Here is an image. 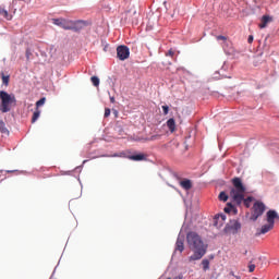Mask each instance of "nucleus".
Segmentation results:
<instances>
[{
  "mask_svg": "<svg viewBox=\"0 0 279 279\" xmlns=\"http://www.w3.org/2000/svg\"><path fill=\"white\" fill-rule=\"evenodd\" d=\"M180 186L184 189V191H191L193 189V182L189 179H183L180 181Z\"/></svg>",
  "mask_w": 279,
  "mask_h": 279,
  "instance_id": "12",
  "label": "nucleus"
},
{
  "mask_svg": "<svg viewBox=\"0 0 279 279\" xmlns=\"http://www.w3.org/2000/svg\"><path fill=\"white\" fill-rule=\"evenodd\" d=\"M161 108H162V110H163V114H165V116L169 114V106L163 105Z\"/></svg>",
  "mask_w": 279,
  "mask_h": 279,
  "instance_id": "27",
  "label": "nucleus"
},
{
  "mask_svg": "<svg viewBox=\"0 0 279 279\" xmlns=\"http://www.w3.org/2000/svg\"><path fill=\"white\" fill-rule=\"evenodd\" d=\"M266 217L267 223L276 226V219H278V213H276V210H268Z\"/></svg>",
  "mask_w": 279,
  "mask_h": 279,
  "instance_id": "10",
  "label": "nucleus"
},
{
  "mask_svg": "<svg viewBox=\"0 0 279 279\" xmlns=\"http://www.w3.org/2000/svg\"><path fill=\"white\" fill-rule=\"evenodd\" d=\"M113 158H125V154H123V153H121L120 155L119 154H114Z\"/></svg>",
  "mask_w": 279,
  "mask_h": 279,
  "instance_id": "31",
  "label": "nucleus"
},
{
  "mask_svg": "<svg viewBox=\"0 0 279 279\" xmlns=\"http://www.w3.org/2000/svg\"><path fill=\"white\" fill-rule=\"evenodd\" d=\"M218 197L220 202H228V194H226V192H220Z\"/></svg>",
  "mask_w": 279,
  "mask_h": 279,
  "instance_id": "22",
  "label": "nucleus"
},
{
  "mask_svg": "<svg viewBox=\"0 0 279 279\" xmlns=\"http://www.w3.org/2000/svg\"><path fill=\"white\" fill-rule=\"evenodd\" d=\"M216 38H217V40H228V37H226L223 35H219Z\"/></svg>",
  "mask_w": 279,
  "mask_h": 279,
  "instance_id": "32",
  "label": "nucleus"
},
{
  "mask_svg": "<svg viewBox=\"0 0 279 279\" xmlns=\"http://www.w3.org/2000/svg\"><path fill=\"white\" fill-rule=\"evenodd\" d=\"M274 226L271 222H267L263 225L262 228L257 229L256 236H260V234H267V232H271L274 230Z\"/></svg>",
  "mask_w": 279,
  "mask_h": 279,
  "instance_id": "9",
  "label": "nucleus"
},
{
  "mask_svg": "<svg viewBox=\"0 0 279 279\" xmlns=\"http://www.w3.org/2000/svg\"><path fill=\"white\" fill-rule=\"evenodd\" d=\"M47 101V98L43 97L36 102V109L40 108V106H45V102Z\"/></svg>",
  "mask_w": 279,
  "mask_h": 279,
  "instance_id": "21",
  "label": "nucleus"
},
{
  "mask_svg": "<svg viewBox=\"0 0 279 279\" xmlns=\"http://www.w3.org/2000/svg\"><path fill=\"white\" fill-rule=\"evenodd\" d=\"M256 269V265H254V264H250L248 265V271H250V274H253V271Z\"/></svg>",
  "mask_w": 279,
  "mask_h": 279,
  "instance_id": "28",
  "label": "nucleus"
},
{
  "mask_svg": "<svg viewBox=\"0 0 279 279\" xmlns=\"http://www.w3.org/2000/svg\"><path fill=\"white\" fill-rule=\"evenodd\" d=\"M40 119V109H36L32 117V123H36Z\"/></svg>",
  "mask_w": 279,
  "mask_h": 279,
  "instance_id": "18",
  "label": "nucleus"
},
{
  "mask_svg": "<svg viewBox=\"0 0 279 279\" xmlns=\"http://www.w3.org/2000/svg\"><path fill=\"white\" fill-rule=\"evenodd\" d=\"M175 250L177 252H184V236H179L177 239V243H175Z\"/></svg>",
  "mask_w": 279,
  "mask_h": 279,
  "instance_id": "14",
  "label": "nucleus"
},
{
  "mask_svg": "<svg viewBox=\"0 0 279 279\" xmlns=\"http://www.w3.org/2000/svg\"><path fill=\"white\" fill-rule=\"evenodd\" d=\"M1 78H2V84H4V86H9L10 75H5L3 72H1Z\"/></svg>",
  "mask_w": 279,
  "mask_h": 279,
  "instance_id": "19",
  "label": "nucleus"
},
{
  "mask_svg": "<svg viewBox=\"0 0 279 279\" xmlns=\"http://www.w3.org/2000/svg\"><path fill=\"white\" fill-rule=\"evenodd\" d=\"M265 204L260 201H256L252 208V215L251 219L252 221H256L258 217H263V214L265 213Z\"/></svg>",
  "mask_w": 279,
  "mask_h": 279,
  "instance_id": "4",
  "label": "nucleus"
},
{
  "mask_svg": "<svg viewBox=\"0 0 279 279\" xmlns=\"http://www.w3.org/2000/svg\"><path fill=\"white\" fill-rule=\"evenodd\" d=\"M0 77H1V73H0Z\"/></svg>",
  "mask_w": 279,
  "mask_h": 279,
  "instance_id": "39",
  "label": "nucleus"
},
{
  "mask_svg": "<svg viewBox=\"0 0 279 279\" xmlns=\"http://www.w3.org/2000/svg\"><path fill=\"white\" fill-rule=\"evenodd\" d=\"M230 276H234V271H231V272H230Z\"/></svg>",
  "mask_w": 279,
  "mask_h": 279,
  "instance_id": "37",
  "label": "nucleus"
},
{
  "mask_svg": "<svg viewBox=\"0 0 279 279\" xmlns=\"http://www.w3.org/2000/svg\"><path fill=\"white\" fill-rule=\"evenodd\" d=\"M232 210H234V205L228 203L227 207H225V213H232Z\"/></svg>",
  "mask_w": 279,
  "mask_h": 279,
  "instance_id": "23",
  "label": "nucleus"
},
{
  "mask_svg": "<svg viewBox=\"0 0 279 279\" xmlns=\"http://www.w3.org/2000/svg\"><path fill=\"white\" fill-rule=\"evenodd\" d=\"M86 25V21L83 20L72 21L70 32H82Z\"/></svg>",
  "mask_w": 279,
  "mask_h": 279,
  "instance_id": "8",
  "label": "nucleus"
},
{
  "mask_svg": "<svg viewBox=\"0 0 279 279\" xmlns=\"http://www.w3.org/2000/svg\"><path fill=\"white\" fill-rule=\"evenodd\" d=\"M241 230V222L236 220H231L223 229L226 234H236Z\"/></svg>",
  "mask_w": 279,
  "mask_h": 279,
  "instance_id": "6",
  "label": "nucleus"
},
{
  "mask_svg": "<svg viewBox=\"0 0 279 279\" xmlns=\"http://www.w3.org/2000/svg\"><path fill=\"white\" fill-rule=\"evenodd\" d=\"M25 56H26V60H31L32 59V49L27 48L26 51H25Z\"/></svg>",
  "mask_w": 279,
  "mask_h": 279,
  "instance_id": "25",
  "label": "nucleus"
},
{
  "mask_svg": "<svg viewBox=\"0 0 279 279\" xmlns=\"http://www.w3.org/2000/svg\"><path fill=\"white\" fill-rule=\"evenodd\" d=\"M166 56H170V58H173V56H175V52L173 50H169Z\"/></svg>",
  "mask_w": 279,
  "mask_h": 279,
  "instance_id": "33",
  "label": "nucleus"
},
{
  "mask_svg": "<svg viewBox=\"0 0 279 279\" xmlns=\"http://www.w3.org/2000/svg\"><path fill=\"white\" fill-rule=\"evenodd\" d=\"M16 106V96L5 90H0V111L10 112Z\"/></svg>",
  "mask_w": 279,
  "mask_h": 279,
  "instance_id": "3",
  "label": "nucleus"
},
{
  "mask_svg": "<svg viewBox=\"0 0 279 279\" xmlns=\"http://www.w3.org/2000/svg\"><path fill=\"white\" fill-rule=\"evenodd\" d=\"M110 108L105 109V118H108L110 116Z\"/></svg>",
  "mask_w": 279,
  "mask_h": 279,
  "instance_id": "34",
  "label": "nucleus"
},
{
  "mask_svg": "<svg viewBox=\"0 0 279 279\" xmlns=\"http://www.w3.org/2000/svg\"><path fill=\"white\" fill-rule=\"evenodd\" d=\"M117 56L119 60H128L130 58V48L128 46H119L117 48Z\"/></svg>",
  "mask_w": 279,
  "mask_h": 279,
  "instance_id": "7",
  "label": "nucleus"
},
{
  "mask_svg": "<svg viewBox=\"0 0 279 279\" xmlns=\"http://www.w3.org/2000/svg\"><path fill=\"white\" fill-rule=\"evenodd\" d=\"M0 16L7 19V21H12V14L8 13V11L0 9Z\"/></svg>",
  "mask_w": 279,
  "mask_h": 279,
  "instance_id": "17",
  "label": "nucleus"
},
{
  "mask_svg": "<svg viewBox=\"0 0 279 279\" xmlns=\"http://www.w3.org/2000/svg\"><path fill=\"white\" fill-rule=\"evenodd\" d=\"M128 159L129 160H133L134 162H141L143 160H147V155L143 154V153H140L137 155H130V156H128Z\"/></svg>",
  "mask_w": 279,
  "mask_h": 279,
  "instance_id": "11",
  "label": "nucleus"
},
{
  "mask_svg": "<svg viewBox=\"0 0 279 279\" xmlns=\"http://www.w3.org/2000/svg\"><path fill=\"white\" fill-rule=\"evenodd\" d=\"M277 279H279V277Z\"/></svg>",
  "mask_w": 279,
  "mask_h": 279,
  "instance_id": "40",
  "label": "nucleus"
},
{
  "mask_svg": "<svg viewBox=\"0 0 279 279\" xmlns=\"http://www.w3.org/2000/svg\"><path fill=\"white\" fill-rule=\"evenodd\" d=\"M0 132L1 134H7V136L10 134V131L5 128V122H3V120H0Z\"/></svg>",
  "mask_w": 279,
  "mask_h": 279,
  "instance_id": "16",
  "label": "nucleus"
},
{
  "mask_svg": "<svg viewBox=\"0 0 279 279\" xmlns=\"http://www.w3.org/2000/svg\"><path fill=\"white\" fill-rule=\"evenodd\" d=\"M272 19L269 15H263L259 24L260 29H265L267 27L268 23H271Z\"/></svg>",
  "mask_w": 279,
  "mask_h": 279,
  "instance_id": "13",
  "label": "nucleus"
},
{
  "mask_svg": "<svg viewBox=\"0 0 279 279\" xmlns=\"http://www.w3.org/2000/svg\"><path fill=\"white\" fill-rule=\"evenodd\" d=\"M53 25H57V27H61L65 31H71V25H73V20H66L64 17L59 19H52Z\"/></svg>",
  "mask_w": 279,
  "mask_h": 279,
  "instance_id": "5",
  "label": "nucleus"
},
{
  "mask_svg": "<svg viewBox=\"0 0 279 279\" xmlns=\"http://www.w3.org/2000/svg\"><path fill=\"white\" fill-rule=\"evenodd\" d=\"M217 219L220 221V226H223V221H226V215H219Z\"/></svg>",
  "mask_w": 279,
  "mask_h": 279,
  "instance_id": "26",
  "label": "nucleus"
},
{
  "mask_svg": "<svg viewBox=\"0 0 279 279\" xmlns=\"http://www.w3.org/2000/svg\"><path fill=\"white\" fill-rule=\"evenodd\" d=\"M186 242L190 250L194 252L193 255L189 257L190 263L193 260H202V258L206 256L208 245L204 243V240H202V236L197 234V232L190 231L186 234Z\"/></svg>",
  "mask_w": 279,
  "mask_h": 279,
  "instance_id": "1",
  "label": "nucleus"
},
{
  "mask_svg": "<svg viewBox=\"0 0 279 279\" xmlns=\"http://www.w3.org/2000/svg\"><path fill=\"white\" fill-rule=\"evenodd\" d=\"M247 40L250 44L254 43V36L250 35Z\"/></svg>",
  "mask_w": 279,
  "mask_h": 279,
  "instance_id": "35",
  "label": "nucleus"
},
{
  "mask_svg": "<svg viewBox=\"0 0 279 279\" xmlns=\"http://www.w3.org/2000/svg\"><path fill=\"white\" fill-rule=\"evenodd\" d=\"M160 138V135H153L149 138H147L146 141H158Z\"/></svg>",
  "mask_w": 279,
  "mask_h": 279,
  "instance_id": "29",
  "label": "nucleus"
},
{
  "mask_svg": "<svg viewBox=\"0 0 279 279\" xmlns=\"http://www.w3.org/2000/svg\"><path fill=\"white\" fill-rule=\"evenodd\" d=\"M167 126L169 128L171 133L175 132V120L173 118H170L167 121Z\"/></svg>",
  "mask_w": 279,
  "mask_h": 279,
  "instance_id": "15",
  "label": "nucleus"
},
{
  "mask_svg": "<svg viewBox=\"0 0 279 279\" xmlns=\"http://www.w3.org/2000/svg\"><path fill=\"white\" fill-rule=\"evenodd\" d=\"M202 266H203L204 271H208V269H210V260L203 259L202 260Z\"/></svg>",
  "mask_w": 279,
  "mask_h": 279,
  "instance_id": "20",
  "label": "nucleus"
},
{
  "mask_svg": "<svg viewBox=\"0 0 279 279\" xmlns=\"http://www.w3.org/2000/svg\"><path fill=\"white\" fill-rule=\"evenodd\" d=\"M232 184L233 187L230 191V197L233 199L234 204H236V206H241L243 203L246 208H250L254 202V197L247 196L245 198V186L243 185L241 178H233Z\"/></svg>",
  "mask_w": 279,
  "mask_h": 279,
  "instance_id": "2",
  "label": "nucleus"
},
{
  "mask_svg": "<svg viewBox=\"0 0 279 279\" xmlns=\"http://www.w3.org/2000/svg\"><path fill=\"white\" fill-rule=\"evenodd\" d=\"M225 51H226L229 56H232V53H234V48H229V49H226V48H225Z\"/></svg>",
  "mask_w": 279,
  "mask_h": 279,
  "instance_id": "30",
  "label": "nucleus"
},
{
  "mask_svg": "<svg viewBox=\"0 0 279 279\" xmlns=\"http://www.w3.org/2000/svg\"><path fill=\"white\" fill-rule=\"evenodd\" d=\"M90 81L93 83L94 86H99V77L97 76H92Z\"/></svg>",
  "mask_w": 279,
  "mask_h": 279,
  "instance_id": "24",
  "label": "nucleus"
},
{
  "mask_svg": "<svg viewBox=\"0 0 279 279\" xmlns=\"http://www.w3.org/2000/svg\"><path fill=\"white\" fill-rule=\"evenodd\" d=\"M236 279H241V277H239V276H234Z\"/></svg>",
  "mask_w": 279,
  "mask_h": 279,
  "instance_id": "38",
  "label": "nucleus"
},
{
  "mask_svg": "<svg viewBox=\"0 0 279 279\" xmlns=\"http://www.w3.org/2000/svg\"><path fill=\"white\" fill-rule=\"evenodd\" d=\"M110 101H111V104H114V97H110Z\"/></svg>",
  "mask_w": 279,
  "mask_h": 279,
  "instance_id": "36",
  "label": "nucleus"
}]
</instances>
